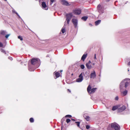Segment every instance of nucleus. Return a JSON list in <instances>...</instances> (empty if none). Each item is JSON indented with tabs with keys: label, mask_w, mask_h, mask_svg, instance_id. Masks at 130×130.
Returning <instances> with one entry per match:
<instances>
[{
	"label": "nucleus",
	"mask_w": 130,
	"mask_h": 130,
	"mask_svg": "<svg viewBox=\"0 0 130 130\" xmlns=\"http://www.w3.org/2000/svg\"><path fill=\"white\" fill-rule=\"evenodd\" d=\"M120 127L116 123H111L109 125L107 130H119Z\"/></svg>",
	"instance_id": "obj_1"
},
{
	"label": "nucleus",
	"mask_w": 130,
	"mask_h": 130,
	"mask_svg": "<svg viewBox=\"0 0 130 130\" xmlns=\"http://www.w3.org/2000/svg\"><path fill=\"white\" fill-rule=\"evenodd\" d=\"M130 81V79H127L124 80L120 84V86L121 89L122 86L124 85V84H125V88H126L128 85V83Z\"/></svg>",
	"instance_id": "obj_2"
},
{
	"label": "nucleus",
	"mask_w": 130,
	"mask_h": 130,
	"mask_svg": "<svg viewBox=\"0 0 130 130\" xmlns=\"http://www.w3.org/2000/svg\"><path fill=\"white\" fill-rule=\"evenodd\" d=\"M91 89V87L90 85H89L87 88V91L88 93L90 94L94 93L95 91L96 88H93Z\"/></svg>",
	"instance_id": "obj_3"
},
{
	"label": "nucleus",
	"mask_w": 130,
	"mask_h": 130,
	"mask_svg": "<svg viewBox=\"0 0 130 130\" xmlns=\"http://www.w3.org/2000/svg\"><path fill=\"white\" fill-rule=\"evenodd\" d=\"M40 59L38 58H33L31 60V63L32 64L35 65L38 63Z\"/></svg>",
	"instance_id": "obj_4"
},
{
	"label": "nucleus",
	"mask_w": 130,
	"mask_h": 130,
	"mask_svg": "<svg viewBox=\"0 0 130 130\" xmlns=\"http://www.w3.org/2000/svg\"><path fill=\"white\" fill-rule=\"evenodd\" d=\"M67 21L68 24H69V22L72 17V15L71 13L67 14L66 15Z\"/></svg>",
	"instance_id": "obj_5"
},
{
	"label": "nucleus",
	"mask_w": 130,
	"mask_h": 130,
	"mask_svg": "<svg viewBox=\"0 0 130 130\" xmlns=\"http://www.w3.org/2000/svg\"><path fill=\"white\" fill-rule=\"evenodd\" d=\"M79 78L76 79V82H81L83 80V77L82 76V73H81L79 76Z\"/></svg>",
	"instance_id": "obj_6"
},
{
	"label": "nucleus",
	"mask_w": 130,
	"mask_h": 130,
	"mask_svg": "<svg viewBox=\"0 0 130 130\" xmlns=\"http://www.w3.org/2000/svg\"><path fill=\"white\" fill-rule=\"evenodd\" d=\"M72 22L74 24L75 27H76L78 24V21L76 19H73L72 20Z\"/></svg>",
	"instance_id": "obj_7"
},
{
	"label": "nucleus",
	"mask_w": 130,
	"mask_h": 130,
	"mask_svg": "<svg viewBox=\"0 0 130 130\" xmlns=\"http://www.w3.org/2000/svg\"><path fill=\"white\" fill-rule=\"evenodd\" d=\"M73 12L74 14L78 15L81 13V11L79 9H76L73 10Z\"/></svg>",
	"instance_id": "obj_8"
},
{
	"label": "nucleus",
	"mask_w": 130,
	"mask_h": 130,
	"mask_svg": "<svg viewBox=\"0 0 130 130\" xmlns=\"http://www.w3.org/2000/svg\"><path fill=\"white\" fill-rule=\"evenodd\" d=\"M41 5L43 9L46 10H48V7L44 2H42V3Z\"/></svg>",
	"instance_id": "obj_9"
},
{
	"label": "nucleus",
	"mask_w": 130,
	"mask_h": 130,
	"mask_svg": "<svg viewBox=\"0 0 130 130\" xmlns=\"http://www.w3.org/2000/svg\"><path fill=\"white\" fill-rule=\"evenodd\" d=\"M91 63V61H89L86 64V66L88 69H90L92 68V66L90 64Z\"/></svg>",
	"instance_id": "obj_10"
},
{
	"label": "nucleus",
	"mask_w": 130,
	"mask_h": 130,
	"mask_svg": "<svg viewBox=\"0 0 130 130\" xmlns=\"http://www.w3.org/2000/svg\"><path fill=\"white\" fill-rule=\"evenodd\" d=\"M126 108L125 106H123L119 108L118 109V112H122L125 110Z\"/></svg>",
	"instance_id": "obj_11"
},
{
	"label": "nucleus",
	"mask_w": 130,
	"mask_h": 130,
	"mask_svg": "<svg viewBox=\"0 0 130 130\" xmlns=\"http://www.w3.org/2000/svg\"><path fill=\"white\" fill-rule=\"evenodd\" d=\"M96 76L95 73L94 71H93V73H91L90 75V77L91 78H94Z\"/></svg>",
	"instance_id": "obj_12"
},
{
	"label": "nucleus",
	"mask_w": 130,
	"mask_h": 130,
	"mask_svg": "<svg viewBox=\"0 0 130 130\" xmlns=\"http://www.w3.org/2000/svg\"><path fill=\"white\" fill-rule=\"evenodd\" d=\"M62 4L64 5H66V6L68 5V3L67 1H64V0H62L61 1Z\"/></svg>",
	"instance_id": "obj_13"
},
{
	"label": "nucleus",
	"mask_w": 130,
	"mask_h": 130,
	"mask_svg": "<svg viewBox=\"0 0 130 130\" xmlns=\"http://www.w3.org/2000/svg\"><path fill=\"white\" fill-rule=\"evenodd\" d=\"M83 116L85 119H86L87 121H88L90 120V118L88 116H86L85 115H84Z\"/></svg>",
	"instance_id": "obj_14"
},
{
	"label": "nucleus",
	"mask_w": 130,
	"mask_h": 130,
	"mask_svg": "<svg viewBox=\"0 0 130 130\" xmlns=\"http://www.w3.org/2000/svg\"><path fill=\"white\" fill-rule=\"evenodd\" d=\"M87 56V54H84L82 57L81 58V59L82 60H83V61H84L85 60V58H86V57Z\"/></svg>",
	"instance_id": "obj_15"
},
{
	"label": "nucleus",
	"mask_w": 130,
	"mask_h": 130,
	"mask_svg": "<svg viewBox=\"0 0 130 130\" xmlns=\"http://www.w3.org/2000/svg\"><path fill=\"white\" fill-rule=\"evenodd\" d=\"M119 107V106H114L112 107V110H115L118 108Z\"/></svg>",
	"instance_id": "obj_16"
},
{
	"label": "nucleus",
	"mask_w": 130,
	"mask_h": 130,
	"mask_svg": "<svg viewBox=\"0 0 130 130\" xmlns=\"http://www.w3.org/2000/svg\"><path fill=\"white\" fill-rule=\"evenodd\" d=\"M127 93V91L126 90H125V91L123 92H121V94L123 96H124Z\"/></svg>",
	"instance_id": "obj_17"
},
{
	"label": "nucleus",
	"mask_w": 130,
	"mask_h": 130,
	"mask_svg": "<svg viewBox=\"0 0 130 130\" xmlns=\"http://www.w3.org/2000/svg\"><path fill=\"white\" fill-rule=\"evenodd\" d=\"M6 32L5 31L2 30L1 31L0 33L1 34L4 35H5Z\"/></svg>",
	"instance_id": "obj_18"
},
{
	"label": "nucleus",
	"mask_w": 130,
	"mask_h": 130,
	"mask_svg": "<svg viewBox=\"0 0 130 130\" xmlns=\"http://www.w3.org/2000/svg\"><path fill=\"white\" fill-rule=\"evenodd\" d=\"M55 75V76L56 77V78H57L59 77L60 76V73L58 72H56L54 73Z\"/></svg>",
	"instance_id": "obj_19"
},
{
	"label": "nucleus",
	"mask_w": 130,
	"mask_h": 130,
	"mask_svg": "<svg viewBox=\"0 0 130 130\" xmlns=\"http://www.w3.org/2000/svg\"><path fill=\"white\" fill-rule=\"evenodd\" d=\"M101 21L100 20H99L95 22V25H98L101 22Z\"/></svg>",
	"instance_id": "obj_20"
},
{
	"label": "nucleus",
	"mask_w": 130,
	"mask_h": 130,
	"mask_svg": "<svg viewBox=\"0 0 130 130\" xmlns=\"http://www.w3.org/2000/svg\"><path fill=\"white\" fill-rule=\"evenodd\" d=\"M87 18L88 17L86 16L83 17L82 18V19L85 21H86Z\"/></svg>",
	"instance_id": "obj_21"
},
{
	"label": "nucleus",
	"mask_w": 130,
	"mask_h": 130,
	"mask_svg": "<svg viewBox=\"0 0 130 130\" xmlns=\"http://www.w3.org/2000/svg\"><path fill=\"white\" fill-rule=\"evenodd\" d=\"M0 51L3 53H4L5 54H6V51L4 49L1 48L0 49Z\"/></svg>",
	"instance_id": "obj_22"
},
{
	"label": "nucleus",
	"mask_w": 130,
	"mask_h": 130,
	"mask_svg": "<svg viewBox=\"0 0 130 130\" xmlns=\"http://www.w3.org/2000/svg\"><path fill=\"white\" fill-rule=\"evenodd\" d=\"M61 31L62 33H64L66 31L65 29L64 28H62L61 30Z\"/></svg>",
	"instance_id": "obj_23"
},
{
	"label": "nucleus",
	"mask_w": 130,
	"mask_h": 130,
	"mask_svg": "<svg viewBox=\"0 0 130 130\" xmlns=\"http://www.w3.org/2000/svg\"><path fill=\"white\" fill-rule=\"evenodd\" d=\"M29 120L31 122H34V120L32 118H30Z\"/></svg>",
	"instance_id": "obj_24"
},
{
	"label": "nucleus",
	"mask_w": 130,
	"mask_h": 130,
	"mask_svg": "<svg viewBox=\"0 0 130 130\" xmlns=\"http://www.w3.org/2000/svg\"><path fill=\"white\" fill-rule=\"evenodd\" d=\"M75 123L76 124L78 127L79 126L80 122H75Z\"/></svg>",
	"instance_id": "obj_25"
},
{
	"label": "nucleus",
	"mask_w": 130,
	"mask_h": 130,
	"mask_svg": "<svg viewBox=\"0 0 130 130\" xmlns=\"http://www.w3.org/2000/svg\"><path fill=\"white\" fill-rule=\"evenodd\" d=\"M18 38L19 39H20V40L21 41H22L23 40V38L22 37L20 36H19L18 37Z\"/></svg>",
	"instance_id": "obj_26"
},
{
	"label": "nucleus",
	"mask_w": 130,
	"mask_h": 130,
	"mask_svg": "<svg viewBox=\"0 0 130 130\" xmlns=\"http://www.w3.org/2000/svg\"><path fill=\"white\" fill-rule=\"evenodd\" d=\"M101 5H98L97 7V8L99 10L100 9V8L101 7Z\"/></svg>",
	"instance_id": "obj_27"
},
{
	"label": "nucleus",
	"mask_w": 130,
	"mask_h": 130,
	"mask_svg": "<svg viewBox=\"0 0 130 130\" xmlns=\"http://www.w3.org/2000/svg\"><path fill=\"white\" fill-rule=\"evenodd\" d=\"M80 67L82 69H84L85 67L83 65H81L80 66Z\"/></svg>",
	"instance_id": "obj_28"
},
{
	"label": "nucleus",
	"mask_w": 130,
	"mask_h": 130,
	"mask_svg": "<svg viewBox=\"0 0 130 130\" xmlns=\"http://www.w3.org/2000/svg\"><path fill=\"white\" fill-rule=\"evenodd\" d=\"M66 117H69V118H71V116L70 115H66L65 116Z\"/></svg>",
	"instance_id": "obj_29"
},
{
	"label": "nucleus",
	"mask_w": 130,
	"mask_h": 130,
	"mask_svg": "<svg viewBox=\"0 0 130 130\" xmlns=\"http://www.w3.org/2000/svg\"><path fill=\"white\" fill-rule=\"evenodd\" d=\"M70 121V120L69 119H67L66 120V122L67 123H69Z\"/></svg>",
	"instance_id": "obj_30"
},
{
	"label": "nucleus",
	"mask_w": 130,
	"mask_h": 130,
	"mask_svg": "<svg viewBox=\"0 0 130 130\" xmlns=\"http://www.w3.org/2000/svg\"><path fill=\"white\" fill-rule=\"evenodd\" d=\"M51 3H50V4L52 5V3L54 2V0H50Z\"/></svg>",
	"instance_id": "obj_31"
},
{
	"label": "nucleus",
	"mask_w": 130,
	"mask_h": 130,
	"mask_svg": "<svg viewBox=\"0 0 130 130\" xmlns=\"http://www.w3.org/2000/svg\"><path fill=\"white\" fill-rule=\"evenodd\" d=\"M10 34L6 35L5 36L6 38H8V37H9V36H10Z\"/></svg>",
	"instance_id": "obj_32"
},
{
	"label": "nucleus",
	"mask_w": 130,
	"mask_h": 130,
	"mask_svg": "<svg viewBox=\"0 0 130 130\" xmlns=\"http://www.w3.org/2000/svg\"><path fill=\"white\" fill-rule=\"evenodd\" d=\"M3 44L2 43L0 42V47H3Z\"/></svg>",
	"instance_id": "obj_33"
},
{
	"label": "nucleus",
	"mask_w": 130,
	"mask_h": 130,
	"mask_svg": "<svg viewBox=\"0 0 130 130\" xmlns=\"http://www.w3.org/2000/svg\"><path fill=\"white\" fill-rule=\"evenodd\" d=\"M90 126L88 125H87L86 126V128H87V129H88L89 128H90Z\"/></svg>",
	"instance_id": "obj_34"
},
{
	"label": "nucleus",
	"mask_w": 130,
	"mask_h": 130,
	"mask_svg": "<svg viewBox=\"0 0 130 130\" xmlns=\"http://www.w3.org/2000/svg\"><path fill=\"white\" fill-rule=\"evenodd\" d=\"M8 59L11 60H12V58L11 57H8Z\"/></svg>",
	"instance_id": "obj_35"
},
{
	"label": "nucleus",
	"mask_w": 130,
	"mask_h": 130,
	"mask_svg": "<svg viewBox=\"0 0 130 130\" xmlns=\"http://www.w3.org/2000/svg\"><path fill=\"white\" fill-rule=\"evenodd\" d=\"M118 97H116L115 98V100H118Z\"/></svg>",
	"instance_id": "obj_36"
},
{
	"label": "nucleus",
	"mask_w": 130,
	"mask_h": 130,
	"mask_svg": "<svg viewBox=\"0 0 130 130\" xmlns=\"http://www.w3.org/2000/svg\"><path fill=\"white\" fill-rule=\"evenodd\" d=\"M94 59H96V54H95V55H94Z\"/></svg>",
	"instance_id": "obj_37"
},
{
	"label": "nucleus",
	"mask_w": 130,
	"mask_h": 130,
	"mask_svg": "<svg viewBox=\"0 0 130 130\" xmlns=\"http://www.w3.org/2000/svg\"><path fill=\"white\" fill-rule=\"evenodd\" d=\"M128 66H129L130 65V61L128 62Z\"/></svg>",
	"instance_id": "obj_38"
},
{
	"label": "nucleus",
	"mask_w": 130,
	"mask_h": 130,
	"mask_svg": "<svg viewBox=\"0 0 130 130\" xmlns=\"http://www.w3.org/2000/svg\"><path fill=\"white\" fill-rule=\"evenodd\" d=\"M71 120H72V121H75V120L74 119H71Z\"/></svg>",
	"instance_id": "obj_39"
},
{
	"label": "nucleus",
	"mask_w": 130,
	"mask_h": 130,
	"mask_svg": "<svg viewBox=\"0 0 130 130\" xmlns=\"http://www.w3.org/2000/svg\"><path fill=\"white\" fill-rule=\"evenodd\" d=\"M15 13L18 15V13L17 12H15Z\"/></svg>",
	"instance_id": "obj_40"
},
{
	"label": "nucleus",
	"mask_w": 130,
	"mask_h": 130,
	"mask_svg": "<svg viewBox=\"0 0 130 130\" xmlns=\"http://www.w3.org/2000/svg\"><path fill=\"white\" fill-rule=\"evenodd\" d=\"M68 91H69L70 92L71 91H70V90L69 89L68 90Z\"/></svg>",
	"instance_id": "obj_41"
},
{
	"label": "nucleus",
	"mask_w": 130,
	"mask_h": 130,
	"mask_svg": "<svg viewBox=\"0 0 130 130\" xmlns=\"http://www.w3.org/2000/svg\"><path fill=\"white\" fill-rule=\"evenodd\" d=\"M127 70H128V71H129V69H128Z\"/></svg>",
	"instance_id": "obj_42"
},
{
	"label": "nucleus",
	"mask_w": 130,
	"mask_h": 130,
	"mask_svg": "<svg viewBox=\"0 0 130 130\" xmlns=\"http://www.w3.org/2000/svg\"><path fill=\"white\" fill-rule=\"evenodd\" d=\"M94 63H93V65H94Z\"/></svg>",
	"instance_id": "obj_43"
},
{
	"label": "nucleus",
	"mask_w": 130,
	"mask_h": 130,
	"mask_svg": "<svg viewBox=\"0 0 130 130\" xmlns=\"http://www.w3.org/2000/svg\"><path fill=\"white\" fill-rule=\"evenodd\" d=\"M62 70H61V71H60V72H62Z\"/></svg>",
	"instance_id": "obj_44"
},
{
	"label": "nucleus",
	"mask_w": 130,
	"mask_h": 130,
	"mask_svg": "<svg viewBox=\"0 0 130 130\" xmlns=\"http://www.w3.org/2000/svg\"><path fill=\"white\" fill-rule=\"evenodd\" d=\"M4 0V1H7V0Z\"/></svg>",
	"instance_id": "obj_45"
},
{
	"label": "nucleus",
	"mask_w": 130,
	"mask_h": 130,
	"mask_svg": "<svg viewBox=\"0 0 130 130\" xmlns=\"http://www.w3.org/2000/svg\"><path fill=\"white\" fill-rule=\"evenodd\" d=\"M108 1H110V0H107Z\"/></svg>",
	"instance_id": "obj_46"
}]
</instances>
